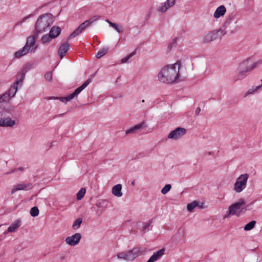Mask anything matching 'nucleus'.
<instances>
[{"label":"nucleus","mask_w":262,"mask_h":262,"mask_svg":"<svg viewBox=\"0 0 262 262\" xmlns=\"http://www.w3.org/2000/svg\"><path fill=\"white\" fill-rule=\"evenodd\" d=\"M181 67L180 61L175 63L167 65L162 68L158 75V80L162 82L170 83L178 79Z\"/></svg>","instance_id":"nucleus-1"},{"label":"nucleus","mask_w":262,"mask_h":262,"mask_svg":"<svg viewBox=\"0 0 262 262\" xmlns=\"http://www.w3.org/2000/svg\"><path fill=\"white\" fill-rule=\"evenodd\" d=\"M52 15L46 13L41 15L37 19L35 29L37 34L41 33L48 30L49 27L53 23Z\"/></svg>","instance_id":"nucleus-2"},{"label":"nucleus","mask_w":262,"mask_h":262,"mask_svg":"<svg viewBox=\"0 0 262 262\" xmlns=\"http://www.w3.org/2000/svg\"><path fill=\"white\" fill-rule=\"evenodd\" d=\"M15 124V121L12 120L9 113L6 110L0 112V126L3 127H11Z\"/></svg>","instance_id":"nucleus-3"},{"label":"nucleus","mask_w":262,"mask_h":262,"mask_svg":"<svg viewBox=\"0 0 262 262\" xmlns=\"http://www.w3.org/2000/svg\"><path fill=\"white\" fill-rule=\"evenodd\" d=\"M248 178V174L245 173L241 174L236 179L234 185V189L236 192L239 193L246 188Z\"/></svg>","instance_id":"nucleus-4"},{"label":"nucleus","mask_w":262,"mask_h":262,"mask_svg":"<svg viewBox=\"0 0 262 262\" xmlns=\"http://www.w3.org/2000/svg\"><path fill=\"white\" fill-rule=\"evenodd\" d=\"M225 34V32L222 29L208 32L204 34V41L205 42H211L219 37H221Z\"/></svg>","instance_id":"nucleus-5"},{"label":"nucleus","mask_w":262,"mask_h":262,"mask_svg":"<svg viewBox=\"0 0 262 262\" xmlns=\"http://www.w3.org/2000/svg\"><path fill=\"white\" fill-rule=\"evenodd\" d=\"M245 204V202L242 199L238 202L232 204L229 207L230 213L232 215L239 216L241 213L243 212L244 208L243 206Z\"/></svg>","instance_id":"nucleus-6"},{"label":"nucleus","mask_w":262,"mask_h":262,"mask_svg":"<svg viewBox=\"0 0 262 262\" xmlns=\"http://www.w3.org/2000/svg\"><path fill=\"white\" fill-rule=\"evenodd\" d=\"M186 133L185 128L179 127L170 132L168 136V138L175 140H178L185 135Z\"/></svg>","instance_id":"nucleus-7"},{"label":"nucleus","mask_w":262,"mask_h":262,"mask_svg":"<svg viewBox=\"0 0 262 262\" xmlns=\"http://www.w3.org/2000/svg\"><path fill=\"white\" fill-rule=\"evenodd\" d=\"M91 80L90 79H87L81 86L77 88L74 92L71 94L66 97V101H70L74 97L77 96L82 90H83L90 83Z\"/></svg>","instance_id":"nucleus-8"},{"label":"nucleus","mask_w":262,"mask_h":262,"mask_svg":"<svg viewBox=\"0 0 262 262\" xmlns=\"http://www.w3.org/2000/svg\"><path fill=\"white\" fill-rule=\"evenodd\" d=\"M33 187V185L31 183H24L18 184L15 185L11 190V194H13L17 191L24 190L28 191L31 190Z\"/></svg>","instance_id":"nucleus-9"},{"label":"nucleus","mask_w":262,"mask_h":262,"mask_svg":"<svg viewBox=\"0 0 262 262\" xmlns=\"http://www.w3.org/2000/svg\"><path fill=\"white\" fill-rule=\"evenodd\" d=\"M38 37V34L36 32L32 36L28 37L27 39L26 43L25 46L28 48V50L31 52H34L36 49V47H34L35 44V39Z\"/></svg>","instance_id":"nucleus-10"},{"label":"nucleus","mask_w":262,"mask_h":262,"mask_svg":"<svg viewBox=\"0 0 262 262\" xmlns=\"http://www.w3.org/2000/svg\"><path fill=\"white\" fill-rule=\"evenodd\" d=\"M81 238V234L79 233H76L71 236L67 237L65 239V242L70 246H74L79 243Z\"/></svg>","instance_id":"nucleus-11"},{"label":"nucleus","mask_w":262,"mask_h":262,"mask_svg":"<svg viewBox=\"0 0 262 262\" xmlns=\"http://www.w3.org/2000/svg\"><path fill=\"white\" fill-rule=\"evenodd\" d=\"M25 78V74L23 73L21 75V77L19 80L17 79L14 83L11 85L10 87L8 92H7L9 94V96L11 98L13 97L17 91V85L19 82H23Z\"/></svg>","instance_id":"nucleus-12"},{"label":"nucleus","mask_w":262,"mask_h":262,"mask_svg":"<svg viewBox=\"0 0 262 262\" xmlns=\"http://www.w3.org/2000/svg\"><path fill=\"white\" fill-rule=\"evenodd\" d=\"M117 257L119 259L127 261H132L134 260L130 250H126L119 252L117 254Z\"/></svg>","instance_id":"nucleus-13"},{"label":"nucleus","mask_w":262,"mask_h":262,"mask_svg":"<svg viewBox=\"0 0 262 262\" xmlns=\"http://www.w3.org/2000/svg\"><path fill=\"white\" fill-rule=\"evenodd\" d=\"M147 126L145 122L142 121V122L135 125L134 127L129 128L126 130V134H131L135 133L137 130H140L143 128H146Z\"/></svg>","instance_id":"nucleus-14"},{"label":"nucleus","mask_w":262,"mask_h":262,"mask_svg":"<svg viewBox=\"0 0 262 262\" xmlns=\"http://www.w3.org/2000/svg\"><path fill=\"white\" fill-rule=\"evenodd\" d=\"M130 251L133 260H134L138 256H139L145 253L147 251V249L143 247H137L130 250Z\"/></svg>","instance_id":"nucleus-15"},{"label":"nucleus","mask_w":262,"mask_h":262,"mask_svg":"<svg viewBox=\"0 0 262 262\" xmlns=\"http://www.w3.org/2000/svg\"><path fill=\"white\" fill-rule=\"evenodd\" d=\"M86 24H84V23H82L81 24L78 28H77L69 36V37L68 38L67 40L69 41V40L70 38H74L79 34H80L87 27L85 26Z\"/></svg>","instance_id":"nucleus-16"},{"label":"nucleus","mask_w":262,"mask_h":262,"mask_svg":"<svg viewBox=\"0 0 262 262\" xmlns=\"http://www.w3.org/2000/svg\"><path fill=\"white\" fill-rule=\"evenodd\" d=\"M164 249H162L154 252L146 262H155L164 255Z\"/></svg>","instance_id":"nucleus-17"},{"label":"nucleus","mask_w":262,"mask_h":262,"mask_svg":"<svg viewBox=\"0 0 262 262\" xmlns=\"http://www.w3.org/2000/svg\"><path fill=\"white\" fill-rule=\"evenodd\" d=\"M174 3L175 0H167V1L163 3L161 6L158 8V11L161 12H165L167 11L168 8L174 5Z\"/></svg>","instance_id":"nucleus-18"},{"label":"nucleus","mask_w":262,"mask_h":262,"mask_svg":"<svg viewBox=\"0 0 262 262\" xmlns=\"http://www.w3.org/2000/svg\"><path fill=\"white\" fill-rule=\"evenodd\" d=\"M69 45L67 42L62 43L60 45L58 49V53L61 59H62L63 57L65 56L66 54L69 50Z\"/></svg>","instance_id":"nucleus-19"},{"label":"nucleus","mask_w":262,"mask_h":262,"mask_svg":"<svg viewBox=\"0 0 262 262\" xmlns=\"http://www.w3.org/2000/svg\"><path fill=\"white\" fill-rule=\"evenodd\" d=\"M226 12V9L224 5H221L218 7L215 11L213 14V16L216 18H218L221 16H223L225 14Z\"/></svg>","instance_id":"nucleus-20"},{"label":"nucleus","mask_w":262,"mask_h":262,"mask_svg":"<svg viewBox=\"0 0 262 262\" xmlns=\"http://www.w3.org/2000/svg\"><path fill=\"white\" fill-rule=\"evenodd\" d=\"M61 31V29L59 27L53 26L51 28L49 34L54 39L60 34Z\"/></svg>","instance_id":"nucleus-21"},{"label":"nucleus","mask_w":262,"mask_h":262,"mask_svg":"<svg viewBox=\"0 0 262 262\" xmlns=\"http://www.w3.org/2000/svg\"><path fill=\"white\" fill-rule=\"evenodd\" d=\"M30 52H32L28 50V48L24 46L23 48H21L15 53L14 56L15 58H19Z\"/></svg>","instance_id":"nucleus-22"},{"label":"nucleus","mask_w":262,"mask_h":262,"mask_svg":"<svg viewBox=\"0 0 262 262\" xmlns=\"http://www.w3.org/2000/svg\"><path fill=\"white\" fill-rule=\"evenodd\" d=\"M122 185L121 184H117L112 188V193L117 197H121L122 196L121 192Z\"/></svg>","instance_id":"nucleus-23"},{"label":"nucleus","mask_w":262,"mask_h":262,"mask_svg":"<svg viewBox=\"0 0 262 262\" xmlns=\"http://www.w3.org/2000/svg\"><path fill=\"white\" fill-rule=\"evenodd\" d=\"M20 225V221L17 220L15 221L8 228V232H14Z\"/></svg>","instance_id":"nucleus-24"},{"label":"nucleus","mask_w":262,"mask_h":262,"mask_svg":"<svg viewBox=\"0 0 262 262\" xmlns=\"http://www.w3.org/2000/svg\"><path fill=\"white\" fill-rule=\"evenodd\" d=\"M262 60H259L257 62H254L251 66L248 67L246 70H243L240 72V76H244V73L249 72L255 68L258 64L261 63Z\"/></svg>","instance_id":"nucleus-25"},{"label":"nucleus","mask_w":262,"mask_h":262,"mask_svg":"<svg viewBox=\"0 0 262 262\" xmlns=\"http://www.w3.org/2000/svg\"><path fill=\"white\" fill-rule=\"evenodd\" d=\"M100 17L99 15H95L92 17H91L89 19L85 20L83 23L85 24V26L86 27H88L90 25H91L95 21L99 20L100 19Z\"/></svg>","instance_id":"nucleus-26"},{"label":"nucleus","mask_w":262,"mask_h":262,"mask_svg":"<svg viewBox=\"0 0 262 262\" xmlns=\"http://www.w3.org/2000/svg\"><path fill=\"white\" fill-rule=\"evenodd\" d=\"M260 89H261V85L253 86L251 89H249L248 91L245 93L244 97H247L249 95L253 94L255 92H257Z\"/></svg>","instance_id":"nucleus-27"},{"label":"nucleus","mask_w":262,"mask_h":262,"mask_svg":"<svg viewBox=\"0 0 262 262\" xmlns=\"http://www.w3.org/2000/svg\"><path fill=\"white\" fill-rule=\"evenodd\" d=\"M108 50V47H103L102 49H101L100 51H99L97 53V54L96 55V57L97 58H100L102 57L103 56H104L107 53Z\"/></svg>","instance_id":"nucleus-28"},{"label":"nucleus","mask_w":262,"mask_h":262,"mask_svg":"<svg viewBox=\"0 0 262 262\" xmlns=\"http://www.w3.org/2000/svg\"><path fill=\"white\" fill-rule=\"evenodd\" d=\"M198 205L199 202L197 201H194L192 203L187 204V210L189 212H191Z\"/></svg>","instance_id":"nucleus-29"},{"label":"nucleus","mask_w":262,"mask_h":262,"mask_svg":"<svg viewBox=\"0 0 262 262\" xmlns=\"http://www.w3.org/2000/svg\"><path fill=\"white\" fill-rule=\"evenodd\" d=\"M256 224V221H252L247 224L244 227V230L246 231H249L252 230Z\"/></svg>","instance_id":"nucleus-30"},{"label":"nucleus","mask_w":262,"mask_h":262,"mask_svg":"<svg viewBox=\"0 0 262 262\" xmlns=\"http://www.w3.org/2000/svg\"><path fill=\"white\" fill-rule=\"evenodd\" d=\"M52 39V37H51L49 34H45L42 36L41 38V42L42 43H48Z\"/></svg>","instance_id":"nucleus-31"},{"label":"nucleus","mask_w":262,"mask_h":262,"mask_svg":"<svg viewBox=\"0 0 262 262\" xmlns=\"http://www.w3.org/2000/svg\"><path fill=\"white\" fill-rule=\"evenodd\" d=\"M82 222V220L81 218H78L76 219L73 223L72 225V228H74L75 230L78 229L80 225L81 224Z\"/></svg>","instance_id":"nucleus-32"},{"label":"nucleus","mask_w":262,"mask_h":262,"mask_svg":"<svg viewBox=\"0 0 262 262\" xmlns=\"http://www.w3.org/2000/svg\"><path fill=\"white\" fill-rule=\"evenodd\" d=\"M10 98L11 97L9 96V94H8L7 92L0 95V100L1 102H7Z\"/></svg>","instance_id":"nucleus-33"},{"label":"nucleus","mask_w":262,"mask_h":262,"mask_svg":"<svg viewBox=\"0 0 262 262\" xmlns=\"http://www.w3.org/2000/svg\"><path fill=\"white\" fill-rule=\"evenodd\" d=\"M85 188H81L80 190L77 193V199L78 200H80L84 196L85 193Z\"/></svg>","instance_id":"nucleus-34"},{"label":"nucleus","mask_w":262,"mask_h":262,"mask_svg":"<svg viewBox=\"0 0 262 262\" xmlns=\"http://www.w3.org/2000/svg\"><path fill=\"white\" fill-rule=\"evenodd\" d=\"M39 214V210L38 208L34 206L32 207L30 210V214L33 217L37 216Z\"/></svg>","instance_id":"nucleus-35"},{"label":"nucleus","mask_w":262,"mask_h":262,"mask_svg":"<svg viewBox=\"0 0 262 262\" xmlns=\"http://www.w3.org/2000/svg\"><path fill=\"white\" fill-rule=\"evenodd\" d=\"M136 54V52L134 51L133 52L130 53L129 55L126 56V57L123 58L120 61L121 63H124L126 62L131 57L134 56Z\"/></svg>","instance_id":"nucleus-36"},{"label":"nucleus","mask_w":262,"mask_h":262,"mask_svg":"<svg viewBox=\"0 0 262 262\" xmlns=\"http://www.w3.org/2000/svg\"><path fill=\"white\" fill-rule=\"evenodd\" d=\"M171 188V186L170 184H166L164 186V187L162 189L161 192L162 194H166L168 191H170V189Z\"/></svg>","instance_id":"nucleus-37"},{"label":"nucleus","mask_w":262,"mask_h":262,"mask_svg":"<svg viewBox=\"0 0 262 262\" xmlns=\"http://www.w3.org/2000/svg\"><path fill=\"white\" fill-rule=\"evenodd\" d=\"M107 202V201L106 200H101V201H98V202H97L96 205L98 208L105 207V205H106V204Z\"/></svg>","instance_id":"nucleus-38"},{"label":"nucleus","mask_w":262,"mask_h":262,"mask_svg":"<svg viewBox=\"0 0 262 262\" xmlns=\"http://www.w3.org/2000/svg\"><path fill=\"white\" fill-rule=\"evenodd\" d=\"M45 78L46 80L51 81L52 80V73L51 72H47L45 75Z\"/></svg>","instance_id":"nucleus-39"},{"label":"nucleus","mask_w":262,"mask_h":262,"mask_svg":"<svg viewBox=\"0 0 262 262\" xmlns=\"http://www.w3.org/2000/svg\"><path fill=\"white\" fill-rule=\"evenodd\" d=\"M33 15H34V14H29L28 16L24 17L21 20H20V21L17 23L16 25L20 26L24 22L26 21L28 18L32 17Z\"/></svg>","instance_id":"nucleus-40"},{"label":"nucleus","mask_w":262,"mask_h":262,"mask_svg":"<svg viewBox=\"0 0 262 262\" xmlns=\"http://www.w3.org/2000/svg\"><path fill=\"white\" fill-rule=\"evenodd\" d=\"M150 225L151 223L149 222L145 223L142 228V231L144 232H146L147 231H148L149 230V227L150 226Z\"/></svg>","instance_id":"nucleus-41"},{"label":"nucleus","mask_w":262,"mask_h":262,"mask_svg":"<svg viewBox=\"0 0 262 262\" xmlns=\"http://www.w3.org/2000/svg\"><path fill=\"white\" fill-rule=\"evenodd\" d=\"M184 228L183 227H180L178 230V234L180 238H183L184 237Z\"/></svg>","instance_id":"nucleus-42"},{"label":"nucleus","mask_w":262,"mask_h":262,"mask_svg":"<svg viewBox=\"0 0 262 262\" xmlns=\"http://www.w3.org/2000/svg\"><path fill=\"white\" fill-rule=\"evenodd\" d=\"M106 21L110 25V26L112 27L114 29H115L117 26V24L110 21L108 19H106Z\"/></svg>","instance_id":"nucleus-43"},{"label":"nucleus","mask_w":262,"mask_h":262,"mask_svg":"<svg viewBox=\"0 0 262 262\" xmlns=\"http://www.w3.org/2000/svg\"><path fill=\"white\" fill-rule=\"evenodd\" d=\"M118 33H121L123 31V28L122 27L119 26L117 25V26L115 29Z\"/></svg>","instance_id":"nucleus-44"},{"label":"nucleus","mask_w":262,"mask_h":262,"mask_svg":"<svg viewBox=\"0 0 262 262\" xmlns=\"http://www.w3.org/2000/svg\"><path fill=\"white\" fill-rule=\"evenodd\" d=\"M200 112H201V108H200V107H198L195 110V114L196 115H198L200 114Z\"/></svg>","instance_id":"nucleus-45"},{"label":"nucleus","mask_w":262,"mask_h":262,"mask_svg":"<svg viewBox=\"0 0 262 262\" xmlns=\"http://www.w3.org/2000/svg\"><path fill=\"white\" fill-rule=\"evenodd\" d=\"M58 99H59L61 101L63 102H67L66 97H59Z\"/></svg>","instance_id":"nucleus-46"},{"label":"nucleus","mask_w":262,"mask_h":262,"mask_svg":"<svg viewBox=\"0 0 262 262\" xmlns=\"http://www.w3.org/2000/svg\"><path fill=\"white\" fill-rule=\"evenodd\" d=\"M23 167H19L18 168L14 169V170H16V172L19 171H23L24 170Z\"/></svg>","instance_id":"nucleus-47"},{"label":"nucleus","mask_w":262,"mask_h":262,"mask_svg":"<svg viewBox=\"0 0 262 262\" xmlns=\"http://www.w3.org/2000/svg\"><path fill=\"white\" fill-rule=\"evenodd\" d=\"M14 172H16V170H12L10 171H9V172H7L6 173V174H11V173H14Z\"/></svg>","instance_id":"nucleus-48"},{"label":"nucleus","mask_w":262,"mask_h":262,"mask_svg":"<svg viewBox=\"0 0 262 262\" xmlns=\"http://www.w3.org/2000/svg\"><path fill=\"white\" fill-rule=\"evenodd\" d=\"M230 215H232V213H230V210L229 209L228 212L225 215L224 217H228Z\"/></svg>","instance_id":"nucleus-49"},{"label":"nucleus","mask_w":262,"mask_h":262,"mask_svg":"<svg viewBox=\"0 0 262 262\" xmlns=\"http://www.w3.org/2000/svg\"><path fill=\"white\" fill-rule=\"evenodd\" d=\"M59 97H50L49 98V99H58Z\"/></svg>","instance_id":"nucleus-50"},{"label":"nucleus","mask_w":262,"mask_h":262,"mask_svg":"<svg viewBox=\"0 0 262 262\" xmlns=\"http://www.w3.org/2000/svg\"><path fill=\"white\" fill-rule=\"evenodd\" d=\"M177 41V39L176 38H173L172 40L171 44L175 43Z\"/></svg>","instance_id":"nucleus-51"},{"label":"nucleus","mask_w":262,"mask_h":262,"mask_svg":"<svg viewBox=\"0 0 262 262\" xmlns=\"http://www.w3.org/2000/svg\"><path fill=\"white\" fill-rule=\"evenodd\" d=\"M248 62V60H247V61H245L243 62L242 63V64H241V66H244L246 65V64Z\"/></svg>","instance_id":"nucleus-52"},{"label":"nucleus","mask_w":262,"mask_h":262,"mask_svg":"<svg viewBox=\"0 0 262 262\" xmlns=\"http://www.w3.org/2000/svg\"><path fill=\"white\" fill-rule=\"evenodd\" d=\"M131 184H132V185L134 186L135 184V181H132L131 183Z\"/></svg>","instance_id":"nucleus-53"},{"label":"nucleus","mask_w":262,"mask_h":262,"mask_svg":"<svg viewBox=\"0 0 262 262\" xmlns=\"http://www.w3.org/2000/svg\"><path fill=\"white\" fill-rule=\"evenodd\" d=\"M54 143V142L51 143L50 145V147H52V146H53V143Z\"/></svg>","instance_id":"nucleus-54"},{"label":"nucleus","mask_w":262,"mask_h":262,"mask_svg":"<svg viewBox=\"0 0 262 262\" xmlns=\"http://www.w3.org/2000/svg\"><path fill=\"white\" fill-rule=\"evenodd\" d=\"M253 203H251L249 205L247 206V207H249L250 205H252Z\"/></svg>","instance_id":"nucleus-55"},{"label":"nucleus","mask_w":262,"mask_h":262,"mask_svg":"<svg viewBox=\"0 0 262 262\" xmlns=\"http://www.w3.org/2000/svg\"><path fill=\"white\" fill-rule=\"evenodd\" d=\"M144 100H142V102H144Z\"/></svg>","instance_id":"nucleus-56"}]
</instances>
